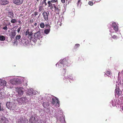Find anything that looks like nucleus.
<instances>
[{
	"label": "nucleus",
	"mask_w": 123,
	"mask_h": 123,
	"mask_svg": "<svg viewBox=\"0 0 123 123\" xmlns=\"http://www.w3.org/2000/svg\"><path fill=\"white\" fill-rule=\"evenodd\" d=\"M6 107L9 109L14 110L15 109L16 105L13 102H8L6 104Z\"/></svg>",
	"instance_id": "nucleus-1"
},
{
	"label": "nucleus",
	"mask_w": 123,
	"mask_h": 123,
	"mask_svg": "<svg viewBox=\"0 0 123 123\" xmlns=\"http://www.w3.org/2000/svg\"><path fill=\"white\" fill-rule=\"evenodd\" d=\"M63 67V68L62 70V74L64 76V77L66 79H72V77L71 76L69 75H68L67 74H65V73L66 71V68Z\"/></svg>",
	"instance_id": "nucleus-2"
},
{
	"label": "nucleus",
	"mask_w": 123,
	"mask_h": 123,
	"mask_svg": "<svg viewBox=\"0 0 123 123\" xmlns=\"http://www.w3.org/2000/svg\"><path fill=\"white\" fill-rule=\"evenodd\" d=\"M25 35L29 39H31L33 38L32 33L31 31L28 29L26 31Z\"/></svg>",
	"instance_id": "nucleus-3"
},
{
	"label": "nucleus",
	"mask_w": 123,
	"mask_h": 123,
	"mask_svg": "<svg viewBox=\"0 0 123 123\" xmlns=\"http://www.w3.org/2000/svg\"><path fill=\"white\" fill-rule=\"evenodd\" d=\"M26 100L27 98L25 97L18 98L17 99V101L18 102V103L20 105L22 104L23 103L26 102Z\"/></svg>",
	"instance_id": "nucleus-4"
},
{
	"label": "nucleus",
	"mask_w": 123,
	"mask_h": 123,
	"mask_svg": "<svg viewBox=\"0 0 123 123\" xmlns=\"http://www.w3.org/2000/svg\"><path fill=\"white\" fill-rule=\"evenodd\" d=\"M8 121L5 116L0 115V123H8Z\"/></svg>",
	"instance_id": "nucleus-5"
},
{
	"label": "nucleus",
	"mask_w": 123,
	"mask_h": 123,
	"mask_svg": "<svg viewBox=\"0 0 123 123\" xmlns=\"http://www.w3.org/2000/svg\"><path fill=\"white\" fill-rule=\"evenodd\" d=\"M18 123H28V121L27 119L23 117H20L18 119Z\"/></svg>",
	"instance_id": "nucleus-6"
},
{
	"label": "nucleus",
	"mask_w": 123,
	"mask_h": 123,
	"mask_svg": "<svg viewBox=\"0 0 123 123\" xmlns=\"http://www.w3.org/2000/svg\"><path fill=\"white\" fill-rule=\"evenodd\" d=\"M16 91L19 95H22L23 94V89L22 87H17L16 88Z\"/></svg>",
	"instance_id": "nucleus-7"
},
{
	"label": "nucleus",
	"mask_w": 123,
	"mask_h": 123,
	"mask_svg": "<svg viewBox=\"0 0 123 123\" xmlns=\"http://www.w3.org/2000/svg\"><path fill=\"white\" fill-rule=\"evenodd\" d=\"M10 82L12 84H18L20 83V80L18 79H14L11 80Z\"/></svg>",
	"instance_id": "nucleus-8"
},
{
	"label": "nucleus",
	"mask_w": 123,
	"mask_h": 123,
	"mask_svg": "<svg viewBox=\"0 0 123 123\" xmlns=\"http://www.w3.org/2000/svg\"><path fill=\"white\" fill-rule=\"evenodd\" d=\"M43 15L45 20L46 21H47L48 19V16L49 15V13L45 11H44Z\"/></svg>",
	"instance_id": "nucleus-9"
},
{
	"label": "nucleus",
	"mask_w": 123,
	"mask_h": 123,
	"mask_svg": "<svg viewBox=\"0 0 123 123\" xmlns=\"http://www.w3.org/2000/svg\"><path fill=\"white\" fill-rule=\"evenodd\" d=\"M23 1L24 0H13L12 2L15 4L19 5L22 3Z\"/></svg>",
	"instance_id": "nucleus-10"
},
{
	"label": "nucleus",
	"mask_w": 123,
	"mask_h": 123,
	"mask_svg": "<svg viewBox=\"0 0 123 123\" xmlns=\"http://www.w3.org/2000/svg\"><path fill=\"white\" fill-rule=\"evenodd\" d=\"M112 27L113 28L115 31H118V27L115 22H113L112 23Z\"/></svg>",
	"instance_id": "nucleus-11"
},
{
	"label": "nucleus",
	"mask_w": 123,
	"mask_h": 123,
	"mask_svg": "<svg viewBox=\"0 0 123 123\" xmlns=\"http://www.w3.org/2000/svg\"><path fill=\"white\" fill-rule=\"evenodd\" d=\"M37 120L35 117H32L30 119L29 122L31 123H36Z\"/></svg>",
	"instance_id": "nucleus-12"
},
{
	"label": "nucleus",
	"mask_w": 123,
	"mask_h": 123,
	"mask_svg": "<svg viewBox=\"0 0 123 123\" xmlns=\"http://www.w3.org/2000/svg\"><path fill=\"white\" fill-rule=\"evenodd\" d=\"M9 3L8 1L7 0H0V3L1 5H5Z\"/></svg>",
	"instance_id": "nucleus-13"
},
{
	"label": "nucleus",
	"mask_w": 123,
	"mask_h": 123,
	"mask_svg": "<svg viewBox=\"0 0 123 123\" xmlns=\"http://www.w3.org/2000/svg\"><path fill=\"white\" fill-rule=\"evenodd\" d=\"M16 34V31L15 30H13L11 31L10 34V36L11 37L14 38Z\"/></svg>",
	"instance_id": "nucleus-14"
},
{
	"label": "nucleus",
	"mask_w": 123,
	"mask_h": 123,
	"mask_svg": "<svg viewBox=\"0 0 123 123\" xmlns=\"http://www.w3.org/2000/svg\"><path fill=\"white\" fill-rule=\"evenodd\" d=\"M40 35L39 33L37 32L35 33L33 37V38L36 40H37V38H39L40 37Z\"/></svg>",
	"instance_id": "nucleus-15"
},
{
	"label": "nucleus",
	"mask_w": 123,
	"mask_h": 123,
	"mask_svg": "<svg viewBox=\"0 0 123 123\" xmlns=\"http://www.w3.org/2000/svg\"><path fill=\"white\" fill-rule=\"evenodd\" d=\"M53 3L51 2L50 1H49L48 2V7L50 8V9L53 8Z\"/></svg>",
	"instance_id": "nucleus-16"
},
{
	"label": "nucleus",
	"mask_w": 123,
	"mask_h": 123,
	"mask_svg": "<svg viewBox=\"0 0 123 123\" xmlns=\"http://www.w3.org/2000/svg\"><path fill=\"white\" fill-rule=\"evenodd\" d=\"M33 94V92L32 89H29L27 92V94L30 96H32Z\"/></svg>",
	"instance_id": "nucleus-17"
},
{
	"label": "nucleus",
	"mask_w": 123,
	"mask_h": 123,
	"mask_svg": "<svg viewBox=\"0 0 123 123\" xmlns=\"http://www.w3.org/2000/svg\"><path fill=\"white\" fill-rule=\"evenodd\" d=\"M60 63L61 64H62L63 65H66L67 66V62L65 59H63L62 61H60Z\"/></svg>",
	"instance_id": "nucleus-18"
},
{
	"label": "nucleus",
	"mask_w": 123,
	"mask_h": 123,
	"mask_svg": "<svg viewBox=\"0 0 123 123\" xmlns=\"http://www.w3.org/2000/svg\"><path fill=\"white\" fill-rule=\"evenodd\" d=\"M115 94L118 96L121 95V93L119 89V88H116L115 90Z\"/></svg>",
	"instance_id": "nucleus-19"
},
{
	"label": "nucleus",
	"mask_w": 123,
	"mask_h": 123,
	"mask_svg": "<svg viewBox=\"0 0 123 123\" xmlns=\"http://www.w3.org/2000/svg\"><path fill=\"white\" fill-rule=\"evenodd\" d=\"M6 85V82L5 81L3 80H0V85L5 86Z\"/></svg>",
	"instance_id": "nucleus-20"
},
{
	"label": "nucleus",
	"mask_w": 123,
	"mask_h": 123,
	"mask_svg": "<svg viewBox=\"0 0 123 123\" xmlns=\"http://www.w3.org/2000/svg\"><path fill=\"white\" fill-rule=\"evenodd\" d=\"M57 101H58V99L56 97H55L52 98V101L51 103L53 104H54Z\"/></svg>",
	"instance_id": "nucleus-21"
},
{
	"label": "nucleus",
	"mask_w": 123,
	"mask_h": 123,
	"mask_svg": "<svg viewBox=\"0 0 123 123\" xmlns=\"http://www.w3.org/2000/svg\"><path fill=\"white\" fill-rule=\"evenodd\" d=\"M9 17L10 18H12L13 17L14 14L13 12H8Z\"/></svg>",
	"instance_id": "nucleus-22"
},
{
	"label": "nucleus",
	"mask_w": 123,
	"mask_h": 123,
	"mask_svg": "<svg viewBox=\"0 0 123 123\" xmlns=\"http://www.w3.org/2000/svg\"><path fill=\"white\" fill-rule=\"evenodd\" d=\"M5 37L2 35H0V41H4L5 40Z\"/></svg>",
	"instance_id": "nucleus-23"
},
{
	"label": "nucleus",
	"mask_w": 123,
	"mask_h": 123,
	"mask_svg": "<svg viewBox=\"0 0 123 123\" xmlns=\"http://www.w3.org/2000/svg\"><path fill=\"white\" fill-rule=\"evenodd\" d=\"M5 94L4 92H0V98H4L5 97Z\"/></svg>",
	"instance_id": "nucleus-24"
},
{
	"label": "nucleus",
	"mask_w": 123,
	"mask_h": 123,
	"mask_svg": "<svg viewBox=\"0 0 123 123\" xmlns=\"http://www.w3.org/2000/svg\"><path fill=\"white\" fill-rule=\"evenodd\" d=\"M50 28L45 29L44 31V33L47 34H48L50 32Z\"/></svg>",
	"instance_id": "nucleus-25"
},
{
	"label": "nucleus",
	"mask_w": 123,
	"mask_h": 123,
	"mask_svg": "<svg viewBox=\"0 0 123 123\" xmlns=\"http://www.w3.org/2000/svg\"><path fill=\"white\" fill-rule=\"evenodd\" d=\"M58 6L59 7H57V8L55 11L56 12V13L59 14V12H60L61 10L59 8V5H58Z\"/></svg>",
	"instance_id": "nucleus-26"
},
{
	"label": "nucleus",
	"mask_w": 123,
	"mask_h": 123,
	"mask_svg": "<svg viewBox=\"0 0 123 123\" xmlns=\"http://www.w3.org/2000/svg\"><path fill=\"white\" fill-rule=\"evenodd\" d=\"M81 0H78L77 3V6H78L79 5H80V6H81V5L82 4L81 2Z\"/></svg>",
	"instance_id": "nucleus-27"
},
{
	"label": "nucleus",
	"mask_w": 123,
	"mask_h": 123,
	"mask_svg": "<svg viewBox=\"0 0 123 123\" xmlns=\"http://www.w3.org/2000/svg\"><path fill=\"white\" fill-rule=\"evenodd\" d=\"M40 26L42 28H44L45 27V25L43 23H41L40 24Z\"/></svg>",
	"instance_id": "nucleus-28"
},
{
	"label": "nucleus",
	"mask_w": 123,
	"mask_h": 123,
	"mask_svg": "<svg viewBox=\"0 0 123 123\" xmlns=\"http://www.w3.org/2000/svg\"><path fill=\"white\" fill-rule=\"evenodd\" d=\"M11 22L12 23H14L16 22L17 21L16 19H12L11 20Z\"/></svg>",
	"instance_id": "nucleus-29"
},
{
	"label": "nucleus",
	"mask_w": 123,
	"mask_h": 123,
	"mask_svg": "<svg viewBox=\"0 0 123 123\" xmlns=\"http://www.w3.org/2000/svg\"><path fill=\"white\" fill-rule=\"evenodd\" d=\"M21 37V36L20 35H17L16 37V40H19Z\"/></svg>",
	"instance_id": "nucleus-30"
},
{
	"label": "nucleus",
	"mask_w": 123,
	"mask_h": 123,
	"mask_svg": "<svg viewBox=\"0 0 123 123\" xmlns=\"http://www.w3.org/2000/svg\"><path fill=\"white\" fill-rule=\"evenodd\" d=\"M80 45L79 44H75V45L74 47V48L75 49H77L78 47H79L80 46Z\"/></svg>",
	"instance_id": "nucleus-31"
},
{
	"label": "nucleus",
	"mask_w": 123,
	"mask_h": 123,
	"mask_svg": "<svg viewBox=\"0 0 123 123\" xmlns=\"http://www.w3.org/2000/svg\"><path fill=\"white\" fill-rule=\"evenodd\" d=\"M51 2H53V3H57L58 2V0H50Z\"/></svg>",
	"instance_id": "nucleus-32"
},
{
	"label": "nucleus",
	"mask_w": 123,
	"mask_h": 123,
	"mask_svg": "<svg viewBox=\"0 0 123 123\" xmlns=\"http://www.w3.org/2000/svg\"><path fill=\"white\" fill-rule=\"evenodd\" d=\"M88 4L91 6H92L93 4V2L91 1H89L88 2Z\"/></svg>",
	"instance_id": "nucleus-33"
},
{
	"label": "nucleus",
	"mask_w": 123,
	"mask_h": 123,
	"mask_svg": "<svg viewBox=\"0 0 123 123\" xmlns=\"http://www.w3.org/2000/svg\"><path fill=\"white\" fill-rule=\"evenodd\" d=\"M111 103L112 104L113 106H114L116 105V104L115 103H114L113 101L112 100L111 101Z\"/></svg>",
	"instance_id": "nucleus-34"
},
{
	"label": "nucleus",
	"mask_w": 123,
	"mask_h": 123,
	"mask_svg": "<svg viewBox=\"0 0 123 123\" xmlns=\"http://www.w3.org/2000/svg\"><path fill=\"white\" fill-rule=\"evenodd\" d=\"M42 3V4H44L45 6H46L47 5V3L45 1H43Z\"/></svg>",
	"instance_id": "nucleus-35"
},
{
	"label": "nucleus",
	"mask_w": 123,
	"mask_h": 123,
	"mask_svg": "<svg viewBox=\"0 0 123 123\" xmlns=\"http://www.w3.org/2000/svg\"><path fill=\"white\" fill-rule=\"evenodd\" d=\"M112 37L114 39H117V36L115 35H114L112 36Z\"/></svg>",
	"instance_id": "nucleus-36"
},
{
	"label": "nucleus",
	"mask_w": 123,
	"mask_h": 123,
	"mask_svg": "<svg viewBox=\"0 0 123 123\" xmlns=\"http://www.w3.org/2000/svg\"><path fill=\"white\" fill-rule=\"evenodd\" d=\"M79 61H82L84 60L83 58H82V57H79Z\"/></svg>",
	"instance_id": "nucleus-37"
},
{
	"label": "nucleus",
	"mask_w": 123,
	"mask_h": 123,
	"mask_svg": "<svg viewBox=\"0 0 123 123\" xmlns=\"http://www.w3.org/2000/svg\"><path fill=\"white\" fill-rule=\"evenodd\" d=\"M3 29L4 30H7V26H5V27H4L3 28Z\"/></svg>",
	"instance_id": "nucleus-38"
},
{
	"label": "nucleus",
	"mask_w": 123,
	"mask_h": 123,
	"mask_svg": "<svg viewBox=\"0 0 123 123\" xmlns=\"http://www.w3.org/2000/svg\"><path fill=\"white\" fill-rule=\"evenodd\" d=\"M56 104H58V107H59V105H59V104H60V102L59 101V100H58V101H56Z\"/></svg>",
	"instance_id": "nucleus-39"
},
{
	"label": "nucleus",
	"mask_w": 123,
	"mask_h": 123,
	"mask_svg": "<svg viewBox=\"0 0 123 123\" xmlns=\"http://www.w3.org/2000/svg\"><path fill=\"white\" fill-rule=\"evenodd\" d=\"M61 2L63 3H65L66 0H61Z\"/></svg>",
	"instance_id": "nucleus-40"
},
{
	"label": "nucleus",
	"mask_w": 123,
	"mask_h": 123,
	"mask_svg": "<svg viewBox=\"0 0 123 123\" xmlns=\"http://www.w3.org/2000/svg\"><path fill=\"white\" fill-rule=\"evenodd\" d=\"M106 73L107 74L110 75L111 74V72L109 71H107Z\"/></svg>",
	"instance_id": "nucleus-41"
},
{
	"label": "nucleus",
	"mask_w": 123,
	"mask_h": 123,
	"mask_svg": "<svg viewBox=\"0 0 123 123\" xmlns=\"http://www.w3.org/2000/svg\"><path fill=\"white\" fill-rule=\"evenodd\" d=\"M1 104V103H0V111H2L3 110V108H2L1 107V106L0 105Z\"/></svg>",
	"instance_id": "nucleus-42"
},
{
	"label": "nucleus",
	"mask_w": 123,
	"mask_h": 123,
	"mask_svg": "<svg viewBox=\"0 0 123 123\" xmlns=\"http://www.w3.org/2000/svg\"><path fill=\"white\" fill-rule=\"evenodd\" d=\"M34 15L35 16H36L38 14V12H34Z\"/></svg>",
	"instance_id": "nucleus-43"
},
{
	"label": "nucleus",
	"mask_w": 123,
	"mask_h": 123,
	"mask_svg": "<svg viewBox=\"0 0 123 123\" xmlns=\"http://www.w3.org/2000/svg\"><path fill=\"white\" fill-rule=\"evenodd\" d=\"M21 29V27H19V28H18V29H17V31L18 32H19L20 31V30Z\"/></svg>",
	"instance_id": "nucleus-44"
},
{
	"label": "nucleus",
	"mask_w": 123,
	"mask_h": 123,
	"mask_svg": "<svg viewBox=\"0 0 123 123\" xmlns=\"http://www.w3.org/2000/svg\"><path fill=\"white\" fill-rule=\"evenodd\" d=\"M45 26L47 27H48L49 28H50V26L48 24H47L45 25Z\"/></svg>",
	"instance_id": "nucleus-45"
},
{
	"label": "nucleus",
	"mask_w": 123,
	"mask_h": 123,
	"mask_svg": "<svg viewBox=\"0 0 123 123\" xmlns=\"http://www.w3.org/2000/svg\"><path fill=\"white\" fill-rule=\"evenodd\" d=\"M33 19H31L30 21V22L31 23H33Z\"/></svg>",
	"instance_id": "nucleus-46"
},
{
	"label": "nucleus",
	"mask_w": 123,
	"mask_h": 123,
	"mask_svg": "<svg viewBox=\"0 0 123 123\" xmlns=\"http://www.w3.org/2000/svg\"><path fill=\"white\" fill-rule=\"evenodd\" d=\"M41 121H40L39 122H38L39 123H45V122L44 121H42L41 122Z\"/></svg>",
	"instance_id": "nucleus-47"
},
{
	"label": "nucleus",
	"mask_w": 123,
	"mask_h": 123,
	"mask_svg": "<svg viewBox=\"0 0 123 123\" xmlns=\"http://www.w3.org/2000/svg\"><path fill=\"white\" fill-rule=\"evenodd\" d=\"M101 0H95V1L96 2H99Z\"/></svg>",
	"instance_id": "nucleus-48"
},
{
	"label": "nucleus",
	"mask_w": 123,
	"mask_h": 123,
	"mask_svg": "<svg viewBox=\"0 0 123 123\" xmlns=\"http://www.w3.org/2000/svg\"><path fill=\"white\" fill-rule=\"evenodd\" d=\"M37 23H35L34 24V25L35 26H36L37 25Z\"/></svg>",
	"instance_id": "nucleus-49"
},
{
	"label": "nucleus",
	"mask_w": 123,
	"mask_h": 123,
	"mask_svg": "<svg viewBox=\"0 0 123 123\" xmlns=\"http://www.w3.org/2000/svg\"><path fill=\"white\" fill-rule=\"evenodd\" d=\"M53 6L54 8L56 7L55 4H53Z\"/></svg>",
	"instance_id": "nucleus-50"
},
{
	"label": "nucleus",
	"mask_w": 123,
	"mask_h": 123,
	"mask_svg": "<svg viewBox=\"0 0 123 123\" xmlns=\"http://www.w3.org/2000/svg\"><path fill=\"white\" fill-rule=\"evenodd\" d=\"M57 8V7H55L54 8L55 11L56 10Z\"/></svg>",
	"instance_id": "nucleus-51"
},
{
	"label": "nucleus",
	"mask_w": 123,
	"mask_h": 123,
	"mask_svg": "<svg viewBox=\"0 0 123 123\" xmlns=\"http://www.w3.org/2000/svg\"><path fill=\"white\" fill-rule=\"evenodd\" d=\"M40 8H39V11L40 12L41 11V8H40Z\"/></svg>",
	"instance_id": "nucleus-52"
},
{
	"label": "nucleus",
	"mask_w": 123,
	"mask_h": 123,
	"mask_svg": "<svg viewBox=\"0 0 123 123\" xmlns=\"http://www.w3.org/2000/svg\"><path fill=\"white\" fill-rule=\"evenodd\" d=\"M59 64V63H57L56 65V66H57V65H58Z\"/></svg>",
	"instance_id": "nucleus-53"
},
{
	"label": "nucleus",
	"mask_w": 123,
	"mask_h": 123,
	"mask_svg": "<svg viewBox=\"0 0 123 123\" xmlns=\"http://www.w3.org/2000/svg\"><path fill=\"white\" fill-rule=\"evenodd\" d=\"M47 0H43V1H46Z\"/></svg>",
	"instance_id": "nucleus-54"
},
{
	"label": "nucleus",
	"mask_w": 123,
	"mask_h": 123,
	"mask_svg": "<svg viewBox=\"0 0 123 123\" xmlns=\"http://www.w3.org/2000/svg\"><path fill=\"white\" fill-rule=\"evenodd\" d=\"M122 110H123V106L122 107Z\"/></svg>",
	"instance_id": "nucleus-55"
},
{
	"label": "nucleus",
	"mask_w": 123,
	"mask_h": 123,
	"mask_svg": "<svg viewBox=\"0 0 123 123\" xmlns=\"http://www.w3.org/2000/svg\"><path fill=\"white\" fill-rule=\"evenodd\" d=\"M37 1H38L39 0H37Z\"/></svg>",
	"instance_id": "nucleus-56"
}]
</instances>
